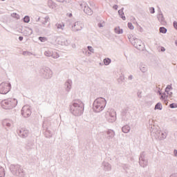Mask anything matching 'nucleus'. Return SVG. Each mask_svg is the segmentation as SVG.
<instances>
[{
  "label": "nucleus",
  "mask_w": 177,
  "mask_h": 177,
  "mask_svg": "<svg viewBox=\"0 0 177 177\" xmlns=\"http://www.w3.org/2000/svg\"><path fill=\"white\" fill-rule=\"evenodd\" d=\"M106 107V100L104 98H97L93 103V110L95 113H99Z\"/></svg>",
  "instance_id": "nucleus-1"
},
{
  "label": "nucleus",
  "mask_w": 177,
  "mask_h": 177,
  "mask_svg": "<svg viewBox=\"0 0 177 177\" xmlns=\"http://www.w3.org/2000/svg\"><path fill=\"white\" fill-rule=\"evenodd\" d=\"M1 106L3 109H13L17 106V100L15 98H8L1 102Z\"/></svg>",
  "instance_id": "nucleus-2"
},
{
  "label": "nucleus",
  "mask_w": 177,
  "mask_h": 177,
  "mask_svg": "<svg viewBox=\"0 0 177 177\" xmlns=\"http://www.w3.org/2000/svg\"><path fill=\"white\" fill-rule=\"evenodd\" d=\"M10 83L3 82L0 84V93L1 95H6L10 91Z\"/></svg>",
  "instance_id": "nucleus-3"
},
{
  "label": "nucleus",
  "mask_w": 177,
  "mask_h": 177,
  "mask_svg": "<svg viewBox=\"0 0 177 177\" xmlns=\"http://www.w3.org/2000/svg\"><path fill=\"white\" fill-rule=\"evenodd\" d=\"M21 115L27 118L31 115V108L28 105H25L23 106L21 110Z\"/></svg>",
  "instance_id": "nucleus-4"
},
{
  "label": "nucleus",
  "mask_w": 177,
  "mask_h": 177,
  "mask_svg": "<svg viewBox=\"0 0 177 177\" xmlns=\"http://www.w3.org/2000/svg\"><path fill=\"white\" fill-rule=\"evenodd\" d=\"M82 27H84V25L82 24V23L80 21H77L75 23L73 28L74 31H80V30H82Z\"/></svg>",
  "instance_id": "nucleus-5"
},
{
  "label": "nucleus",
  "mask_w": 177,
  "mask_h": 177,
  "mask_svg": "<svg viewBox=\"0 0 177 177\" xmlns=\"http://www.w3.org/2000/svg\"><path fill=\"white\" fill-rule=\"evenodd\" d=\"M108 120L109 122H114L115 121V111H111L110 118H108Z\"/></svg>",
  "instance_id": "nucleus-6"
},
{
  "label": "nucleus",
  "mask_w": 177,
  "mask_h": 177,
  "mask_svg": "<svg viewBox=\"0 0 177 177\" xmlns=\"http://www.w3.org/2000/svg\"><path fill=\"white\" fill-rule=\"evenodd\" d=\"M84 11L88 16H92V15H93V10H92L89 6H85Z\"/></svg>",
  "instance_id": "nucleus-7"
},
{
  "label": "nucleus",
  "mask_w": 177,
  "mask_h": 177,
  "mask_svg": "<svg viewBox=\"0 0 177 177\" xmlns=\"http://www.w3.org/2000/svg\"><path fill=\"white\" fill-rule=\"evenodd\" d=\"M172 85H167L166 88H165V92L166 93H167V95H169V96H172V92H171V91H172Z\"/></svg>",
  "instance_id": "nucleus-8"
},
{
  "label": "nucleus",
  "mask_w": 177,
  "mask_h": 177,
  "mask_svg": "<svg viewBox=\"0 0 177 177\" xmlns=\"http://www.w3.org/2000/svg\"><path fill=\"white\" fill-rule=\"evenodd\" d=\"M133 45L136 46V48H139V46H142V41L136 39L134 40Z\"/></svg>",
  "instance_id": "nucleus-9"
},
{
  "label": "nucleus",
  "mask_w": 177,
  "mask_h": 177,
  "mask_svg": "<svg viewBox=\"0 0 177 177\" xmlns=\"http://www.w3.org/2000/svg\"><path fill=\"white\" fill-rule=\"evenodd\" d=\"M21 133V136H22L23 138H26V136H28V130H24V129H21V131H20Z\"/></svg>",
  "instance_id": "nucleus-10"
},
{
  "label": "nucleus",
  "mask_w": 177,
  "mask_h": 177,
  "mask_svg": "<svg viewBox=\"0 0 177 177\" xmlns=\"http://www.w3.org/2000/svg\"><path fill=\"white\" fill-rule=\"evenodd\" d=\"M129 129H131V128L129 126H124L122 128V132H124V133H128V132H129Z\"/></svg>",
  "instance_id": "nucleus-11"
},
{
  "label": "nucleus",
  "mask_w": 177,
  "mask_h": 177,
  "mask_svg": "<svg viewBox=\"0 0 177 177\" xmlns=\"http://www.w3.org/2000/svg\"><path fill=\"white\" fill-rule=\"evenodd\" d=\"M155 110H162V104H161V103L158 102L155 106Z\"/></svg>",
  "instance_id": "nucleus-12"
},
{
  "label": "nucleus",
  "mask_w": 177,
  "mask_h": 177,
  "mask_svg": "<svg viewBox=\"0 0 177 177\" xmlns=\"http://www.w3.org/2000/svg\"><path fill=\"white\" fill-rule=\"evenodd\" d=\"M115 32L116 34H122L123 31H122V29L120 28V27H116L115 28Z\"/></svg>",
  "instance_id": "nucleus-13"
},
{
  "label": "nucleus",
  "mask_w": 177,
  "mask_h": 177,
  "mask_svg": "<svg viewBox=\"0 0 177 177\" xmlns=\"http://www.w3.org/2000/svg\"><path fill=\"white\" fill-rule=\"evenodd\" d=\"M160 95L161 100H167L168 95H167L165 93H160Z\"/></svg>",
  "instance_id": "nucleus-14"
},
{
  "label": "nucleus",
  "mask_w": 177,
  "mask_h": 177,
  "mask_svg": "<svg viewBox=\"0 0 177 177\" xmlns=\"http://www.w3.org/2000/svg\"><path fill=\"white\" fill-rule=\"evenodd\" d=\"M104 63L105 66H109V64H110V63H111V59H110L109 58L104 59Z\"/></svg>",
  "instance_id": "nucleus-15"
},
{
  "label": "nucleus",
  "mask_w": 177,
  "mask_h": 177,
  "mask_svg": "<svg viewBox=\"0 0 177 177\" xmlns=\"http://www.w3.org/2000/svg\"><path fill=\"white\" fill-rule=\"evenodd\" d=\"M118 13H119L120 16L121 17V18L122 19V20H125V16H124V11L122 10H120L118 11Z\"/></svg>",
  "instance_id": "nucleus-16"
},
{
  "label": "nucleus",
  "mask_w": 177,
  "mask_h": 177,
  "mask_svg": "<svg viewBox=\"0 0 177 177\" xmlns=\"http://www.w3.org/2000/svg\"><path fill=\"white\" fill-rule=\"evenodd\" d=\"M159 31L162 34H166L167 33V28H165V27H160V29H159Z\"/></svg>",
  "instance_id": "nucleus-17"
},
{
  "label": "nucleus",
  "mask_w": 177,
  "mask_h": 177,
  "mask_svg": "<svg viewBox=\"0 0 177 177\" xmlns=\"http://www.w3.org/2000/svg\"><path fill=\"white\" fill-rule=\"evenodd\" d=\"M5 176V169L2 167H0V177Z\"/></svg>",
  "instance_id": "nucleus-18"
},
{
  "label": "nucleus",
  "mask_w": 177,
  "mask_h": 177,
  "mask_svg": "<svg viewBox=\"0 0 177 177\" xmlns=\"http://www.w3.org/2000/svg\"><path fill=\"white\" fill-rule=\"evenodd\" d=\"M24 23H29L30 22V17L26 16L24 18Z\"/></svg>",
  "instance_id": "nucleus-19"
},
{
  "label": "nucleus",
  "mask_w": 177,
  "mask_h": 177,
  "mask_svg": "<svg viewBox=\"0 0 177 177\" xmlns=\"http://www.w3.org/2000/svg\"><path fill=\"white\" fill-rule=\"evenodd\" d=\"M170 109H177V104L176 103H172L169 104Z\"/></svg>",
  "instance_id": "nucleus-20"
},
{
  "label": "nucleus",
  "mask_w": 177,
  "mask_h": 177,
  "mask_svg": "<svg viewBox=\"0 0 177 177\" xmlns=\"http://www.w3.org/2000/svg\"><path fill=\"white\" fill-rule=\"evenodd\" d=\"M39 41H41V42H45V41H48L46 37H39Z\"/></svg>",
  "instance_id": "nucleus-21"
},
{
  "label": "nucleus",
  "mask_w": 177,
  "mask_h": 177,
  "mask_svg": "<svg viewBox=\"0 0 177 177\" xmlns=\"http://www.w3.org/2000/svg\"><path fill=\"white\" fill-rule=\"evenodd\" d=\"M56 26L57 28H63V27H64V24H57Z\"/></svg>",
  "instance_id": "nucleus-22"
},
{
  "label": "nucleus",
  "mask_w": 177,
  "mask_h": 177,
  "mask_svg": "<svg viewBox=\"0 0 177 177\" xmlns=\"http://www.w3.org/2000/svg\"><path fill=\"white\" fill-rule=\"evenodd\" d=\"M128 27H129V28H130V30H133V28H134L133 25L132 24V23H129L128 24Z\"/></svg>",
  "instance_id": "nucleus-23"
},
{
  "label": "nucleus",
  "mask_w": 177,
  "mask_h": 177,
  "mask_svg": "<svg viewBox=\"0 0 177 177\" xmlns=\"http://www.w3.org/2000/svg\"><path fill=\"white\" fill-rule=\"evenodd\" d=\"M149 12H150V13H154V8H149Z\"/></svg>",
  "instance_id": "nucleus-24"
},
{
  "label": "nucleus",
  "mask_w": 177,
  "mask_h": 177,
  "mask_svg": "<svg viewBox=\"0 0 177 177\" xmlns=\"http://www.w3.org/2000/svg\"><path fill=\"white\" fill-rule=\"evenodd\" d=\"M173 24H174V28H176V30H177V22L174 21Z\"/></svg>",
  "instance_id": "nucleus-25"
},
{
  "label": "nucleus",
  "mask_w": 177,
  "mask_h": 177,
  "mask_svg": "<svg viewBox=\"0 0 177 177\" xmlns=\"http://www.w3.org/2000/svg\"><path fill=\"white\" fill-rule=\"evenodd\" d=\"M88 50H90V52H93V48H92V46H88Z\"/></svg>",
  "instance_id": "nucleus-26"
},
{
  "label": "nucleus",
  "mask_w": 177,
  "mask_h": 177,
  "mask_svg": "<svg viewBox=\"0 0 177 177\" xmlns=\"http://www.w3.org/2000/svg\"><path fill=\"white\" fill-rule=\"evenodd\" d=\"M138 30H139V31H140V32H142V31H143V28H142L140 26H139L138 27Z\"/></svg>",
  "instance_id": "nucleus-27"
},
{
  "label": "nucleus",
  "mask_w": 177,
  "mask_h": 177,
  "mask_svg": "<svg viewBox=\"0 0 177 177\" xmlns=\"http://www.w3.org/2000/svg\"><path fill=\"white\" fill-rule=\"evenodd\" d=\"M113 9H115V10H117V9H118V6H113Z\"/></svg>",
  "instance_id": "nucleus-28"
},
{
  "label": "nucleus",
  "mask_w": 177,
  "mask_h": 177,
  "mask_svg": "<svg viewBox=\"0 0 177 177\" xmlns=\"http://www.w3.org/2000/svg\"><path fill=\"white\" fill-rule=\"evenodd\" d=\"M165 48L161 47V51H162V52H165Z\"/></svg>",
  "instance_id": "nucleus-29"
},
{
  "label": "nucleus",
  "mask_w": 177,
  "mask_h": 177,
  "mask_svg": "<svg viewBox=\"0 0 177 177\" xmlns=\"http://www.w3.org/2000/svg\"><path fill=\"white\" fill-rule=\"evenodd\" d=\"M19 41H23V37L20 36V37H19Z\"/></svg>",
  "instance_id": "nucleus-30"
},
{
  "label": "nucleus",
  "mask_w": 177,
  "mask_h": 177,
  "mask_svg": "<svg viewBox=\"0 0 177 177\" xmlns=\"http://www.w3.org/2000/svg\"><path fill=\"white\" fill-rule=\"evenodd\" d=\"M174 155L176 156H177V150H174Z\"/></svg>",
  "instance_id": "nucleus-31"
},
{
  "label": "nucleus",
  "mask_w": 177,
  "mask_h": 177,
  "mask_svg": "<svg viewBox=\"0 0 177 177\" xmlns=\"http://www.w3.org/2000/svg\"><path fill=\"white\" fill-rule=\"evenodd\" d=\"M46 56H49V53L48 52L45 53Z\"/></svg>",
  "instance_id": "nucleus-32"
},
{
  "label": "nucleus",
  "mask_w": 177,
  "mask_h": 177,
  "mask_svg": "<svg viewBox=\"0 0 177 177\" xmlns=\"http://www.w3.org/2000/svg\"><path fill=\"white\" fill-rule=\"evenodd\" d=\"M98 26H100V27H103V25H102V24H98Z\"/></svg>",
  "instance_id": "nucleus-33"
},
{
  "label": "nucleus",
  "mask_w": 177,
  "mask_h": 177,
  "mask_svg": "<svg viewBox=\"0 0 177 177\" xmlns=\"http://www.w3.org/2000/svg\"><path fill=\"white\" fill-rule=\"evenodd\" d=\"M58 2H63L64 0H57Z\"/></svg>",
  "instance_id": "nucleus-34"
},
{
  "label": "nucleus",
  "mask_w": 177,
  "mask_h": 177,
  "mask_svg": "<svg viewBox=\"0 0 177 177\" xmlns=\"http://www.w3.org/2000/svg\"><path fill=\"white\" fill-rule=\"evenodd\" d=\"M170 177H175V176H174V175H171Z\"/></svg>",
  "instance_id": "nucleus-35"
},
{
  "label": "nucleus",
  "mask_w": 177,
  "mask_h": 177,
  "mask_svg": "<svg viewBox=\"0 0 177 177\" xmlns=\"http://www.w3.org/2000/svg\"><path fill=\"white\" fill-rule=\"evenodd\" d=\"M69 16H70V17H71V16H73V15H72V14H70Z\"/></svg>",
  "instance_id": "nucleus-36"
},
{
  "label": "nucleus",
  "mask_w": 177,
  "mask_h": 177,
  "mask_svg": "<svg viewBox=\"0 0 177 177\" xmlns=\"http://www.w3.org/2000/svg\"><path fill=\"white\" fill-rule=\"evenodd\" d=\"M1 1H5V0H1Z\"/></svg>",
  "instance_id": "nucleus-37"
}]
</instances>
